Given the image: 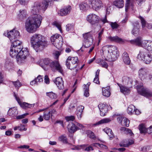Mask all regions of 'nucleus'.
I'll return each mask as SVG.
<instances>
[{
	"instance_id": "obj_1",
	"label": "nucleus",
	"mask_w": 152,
	"mask_h": 152,
	"mask_svg": "<svg viewBox=\"0 0 152 152\" xmlns=\"http://www.w3.org/2000/svg\"><path fill=\"white\" fill-rule=\"evenodd\" d=\"M47 5H44L42 2H35L31 9V15L27 19L25 28L30 33L35 32L40 26L42 20V17L38 13H44L46 10Z\"/></svg>"
},
{
	"instance_id": "obj_2",
	"label": "nucleus",
	"mask_w": 152,
	"mask_h": 152,
	"mask_svg": "<svg viewBox=\"0 0 152 152\" xmlns=\"http://www.w3.org/2000/svg\"><path fill=\"white\" fill-rule=\"evenodd\" d=\"M31 46L37 51L41 50L47 46V42L45 40L43 36L39 34H35L30 39Z\"/></svg>"
},
{
	"instance_id": "obj_3",
	"label": "nucleus",
	"mask_w": 152,
	"mask_h": 152,
	"mask_svg": "<svg viewBox=\"0 0 152 152\" xmlns=\"http://www.w3.org/2000/svg\"><path fill=\"white\" fill-rule=\"evenodd\" d=\"M101 51H102L104 57L107 58H105V60L109 61H115L118 56V50L115 46H104L102 48Z\"/></svg>"
},
{
	"instance_id": "obj_4",
	"label": "nucleus",
	"mask_w": 152,
	"mask_h": 152,
	"mask_svg": "<svg viewBox=\"0 0 152 152\" xmlns=\"http://www.w3.org/2000/svg\"><path fill=\"white\" fill-rule=\"evenodd\" d=\"M29 54L27 48H23L22 47L20 51L18 50L16 54L10 55L12 57H16L18 63L21 64L25 62L27 58L29 57Z\"/></svg>"
},
{
	"instance_id": "obj_5",
	"label": "nucleus",
	"mask_w": 152,
	"mask_h": 152,
	"mask_svg": "<svg viewBox=\"0 0 152 152\" xmlns=\"http://www.w3.org/2000/svg\"><path fill=\"white\" fill-rule=\"evenodd\" d=\"M45 65H48L53 71L56 70L62 74L63 70L58 61H53L49 58H45L41 61Z\"/></svg>"
},
{
	"instance_id": "obj_6",
	"label": "nucleus",
	"mask_w": 152,
	"mask_h": 152,
	"mask_svg": "<svg viewBox=\"0 0 152 152\" xmlns=\"http://www.w3.org/2000/svg\"><path fill=\"white\" fill-rule=\"evenodd\" d=\"M137 58L146 64H149L152 61V55L145 49L140 51Z\"/></svg>"
},
{
	"instance_id": "obj_7",
	"label": "nucleus",
	"mask_w": 152,
	"mask_h": 152,
	"mask_svg": "<svg viewBox=\"0 0 152 152\" xmlns=\"http://www.w3.org/2000/svg\"><path fill=\"white\" fill-rule=\"evenodd\" d=\"M12 43L11 47L10 48V54L11 55L13 54H16L18 52V50H19L21 49L22 46L21 45L22 42L16 39L13 42H11Z\"/></svg>"
},
{
	"instance_id": "obj_8",
	"label": "nucleus",
	"mask_w": 152,
	"mask_h": 152,
	"mask_svg": "<svg viewBox=\"0 0 152 152\" xmlns=\"http://www.w3.org/2000/svg\"><path fill=\"white\" fill-rule=\"evenodd\" d=\"M78 61L77 57H72L69 56L66 61V65L67 68L72 70L77 67Z\"/></svg>"
},
{
	"instance_id": "obj_9",
	"label": "nucleus",
	"mask_w": 152,
	"mask_h": 152,
	"mask_svg": "<svg viewBox=\"0 0 152 152\" xmlns=\"http://www.w3.org/2000/svg\"><path fill=\"white\" fill-rule=\"evenodd\" d=\"M4 34L8 38L11 42L14 41L15 39H18L20 37L19 31L14 29L9 31H7L4 33Z\"/></svg>"
},
{
	"instance_id": "obj_10",
	"label": "nucleus",
	"mask_w": 152,
	"mask_h": 152,
	"mask_svg": "<svg viewBox=\"0 0 152 152\" xmlns=\"http://www.w3.org/2000/svg\"><path fill=\"white\" fill-rule=\"evenodd\" d=\"M87 20L92 25L98 24L100 20V18L94 14H90L87 17Z\"/></svg>"
},
{
	"instance_id": "obj_11",
	"label": "nucleus",
	"mask_w": 152,
	"mask_h": 152,
	"mask_svg": "<svg viewBox=\"0 0 152 152\" xmlns=\"http://www.w3.org/2000/svg\"><path fill=\"white\" fill-rule=\"evenodd\" d=\"M137 89L138 93L143 96L147 97L152 96V92L144 88L142 86H137Z\"/></svg>"
},
{
	"instance_id": "obj_12",
	"label": "nucleus",
	"mask_w": 152,
	"mask_h": 152,
	"mask_svg": "<svg viewBox=\"0 0 152 152\" xmlns=\"http://www.w3.org/2000/svg\"><path fill=\"white\" fill-rule=\"evenodd\" d=\"M90 3L93 9L96 11L99 10L102 7V2L101 0H90Z\"/></svg>"
},
{
	"instance_id": "obj_13",
	"label": "nucleus",
	"mask_w": 152,
	"mask_h": 152,
	"mask_svg": "<svg viewBox=\"0 0 152 152\" xmlns=\"http://www.w3.org/2000/svg\"><path fill=\"white\" fill-rule=\"evenodd\" d=\"M14 96L16 100L22 108L23 109L30 108L34 106V104H30L25 102L22 103L19 98L17 97L15 94Z\"/></svg>"
},
{
	"instance_id": "obj_14",
	"label": "nucleus",
	"mask_w": 152,
	"mask_h": 152,
	"mask_svg": "<svg viewBox=\"0 0 152 152\" xmlns=\"http://www.w3.org/2000/svg\"><path fill=\"white\" fill-rule=\"evenodd\" d=\"M98 107L100 112V115L102 116H104L108 111V106L104 103L99 104L98 106Z\"/></svg>"
},
{
	"instance_id": "obj_15",
	"label": "nucleus",
	"mask_w": 152,
	"mask_h": 152,
	"mask_svg": "<svg viewBox=\"0 0 152 152\" xmlns=\"http://www.w3.org/2000/svg\"><path fill=\"white\" fill-rule=\"evenodd\" d=\"M139 76L142 80H144L148 77V72L145 68H142L139 71Z\"/></svg>"
},
{
	"instance_id": "obj_16",
	"label": "nucleus",
	"mask_w": 152,
	"mask_h": 152,
	"mask_svg": "<svg viewBox=\"0 0 152 152\" xmlns=\"http://www.w3.org/2000/svg\"><path fill=\"white\" fill-rule=\"evenodd\" d=\"M142 47L148 51H150L152 52V42L146 40L143 41Z\"/></svg>"
},
{
	"instance_id": "obj_17",
	"label": "nucleus",
	"mask_w": 152,
	"mask_h": 152,
	"mask_svg": "<svg viewBox=\"0 0 152 152\" xmlns=\"http://www.w3.org/2000/svg\"><path fill=\"white\" fill-rule=\"evenodd\" d=\"M54 81L59 89H63L64 88V81L61 77H57Z\"/></svg>"
},
{
	"instance_id": "obj_18",
	"label": "nucleus",
	"mask_w": 152,
	"mask_h": 152,
	"mask_svg": "<svg viewBox=\"0 0 152 152\" xmlns=\"http://www.w3.org/2000/svg\"><path fill=\"white\" fill-rule=\"evenodd\" d=\"M94 34L92 31L85 33L83 34V36L85 39L87 40L90 41V43H93V36Z\"/></svg>"
},
{
	"instance_id": "obj_19",
	"label": "nucleus",
	"mask_w": 152,
	"mask_h": 152,
	"mask_svg": "<svg viewBox=\"0 0 152 152\" xmlns=\"http://www.w3.org/2000/svg\"><path fill=\"white\" fill-rule=\"evenodd\" d=\"M71 10V7L68 6L64 8L61 9L58 12V14L61 16H65L69 14Z\"/></svg>"
},
{
	"instance_id": "obj_20",
	"label": "nucleus",
	"mask_w": 152,
	"mask_h": 152,
	"mask_svg": "<svg viewBox=\"0 0 152 152\" xmlns=\"http://www.w3.org/2000/svg\"><path fill=\"white\" fill-rule=\"evenodd\" d=\"M118 121L124 126L128 127L129 126V121L126 118L119 117L117 118Z\"/></svg>"
},
{
	"instance_id": "obj_21",
	"label": "nucleus",
	"mask_w": 152,
	"mask_h": 152,
	"mask_svg": "<svg viewBox=\"0 0 152 152\" xmlns=\"http://www.w3.org/2000/svg\"><path fill=\"white\" fill-rule=\"evenodd\" d=\"M67 128L69 132L70 133H74L77 130H78V128L76 126V124H75L73 123L70 122L67 126Z\"/></svg>"
},
{
	"instance_id": "obj_22",
	"label": "nucleus",
	"mask_w": 152,
	"mask_h": 152,
	"mask_svg": "<svg viewBox=\"0 0 152 152\" xmlns=\"http://www.w3.org/2000/svg\"><path fill=\"white\" fill-rule=\"evenodd\" d=\"M117 84L120 88L121 91L124 94H127L130 92L129 88L118 83H117Z\"/></svg>"
},
{
	"instance_id": "obj_23",
	"label": "nucleus",
	"mask_w": 152,
	"mask_h": 152,
	"mask_svg": "<svg viewBox=\"0 0 152 152\" xmlns=\"http://www.w3.org/2000/svg\"><path fill=\"white\" fill-rule=\"evenodd\" d=\"M139 18L141 20L142 27L143 29L146 26L148 29H152V24L148 23L146 24L145 20L140 16L139 17Z\"/></svg>"
},
{
	"instance_id": "obj_24",
	"label": "nucleus",
	"mask_w": 152,
	"mask_h": 152,
	"mask_svg": "<svg viewBox=\"0 0 152 152\" xmlns=\"http://www.w3.org/2000/svg\"><path fill=\"white\" fill-rule=\"evenodd\" d=\"M123 61L126 65H129L131 62L128 54L126 52H124L122 56Z\"/></svg>"
},
{
	"instance_id": "obj_25",
	"label": "nucleus",
	"mask_w": 152,
	"mask_h": 152,
	"mask_svg": "<svg viewBox=\"0 0 152 152\" xmlns=\"http://www.w3.org/2000/svg\"><path fill=\"white\" fill-rule=\"evenodd\" d=\"M110 86L102 88V94L104 96L106 97H109L110 96Z\"/></svg>"
},
{
	"instance_id": "obj_26",
	"label": "nucleus",
	"mask_w": 152,
	"mask_h": 152,
	"mask_svg": "<svg viewBox=\"0 0 152 152\" xmlns=\"http://www.w3.org/2000/svg\"><path fill=\"white\" fill-rule=\"evenodd\" d=\"M89 7V5L86 2L81 3L79 4V8L82 12H86Z\"/></svg>"
},
{
	"instance_id": "obj_27",
	"label": "nucleus",
	"mask_w": 152,
	"mask_h": 152,
	"mask_svg": "<svg viewBox=\"0 0 152 152\" xmlns=\"http://www.w3.org/2000/svg\"><path fill=\"white\" fill-rule=\"evenodd\" d=\"M142 39L141 37H137L135 39L132 40L130 42L131 43L136 45L139 46H141L142 47Z\"/></svg>"
},
{
	"instance_id": "obj_28",
	"label": "nucleus",
	"mask_w": 152,
	"mask_h": 152,
	"mask_svg": "<svg viewBox=\"0 0 152 152\" xmlns=\"http://www.w3.org/2000/svg\"><path fill=\"white\" fill-rule=\"evenodd\" d=\"M18 113V111L17 110L16 108L15 107L10 109L8 112V115L12 117L16 116Z\"/></svg>"
},
{
	"instance_id": "obj_29",
	"label": "nucleus",
	"mask_w": 152,
	"mask_h": 152,
	"mask_svg": "<svg viewBox=\"0 0 152 152\" xmlns=\"http://www.w3.org/2000/svg\"><path fill=\"white\" fill-rule=\"evenodd\" d=\"M84 107L83 106L80 105L78 106L76 110V113L77 117L79 119L81 118L82 112L84 109Z\"/></svg>"
},
{
	"instance_id": "obj_30",
	"label": "nucleus",
	"mask_w": 152,
	"mask_h": 152,
	"mask_svg": "<svg viewBox=\"0 0 152 152\" xmlns=\"http://www.w3.org/2000/svg\"><path fill=\"white\" fill-rule=\"evenodd\" d=\"M96 63L103 68L107 69L108 67L107 64L104 60L101 59H97L96 60Z\"/></svg>"
},
{
	"instance_id": "obj_31",
	"label": "nucleus",
	"mask_w": 152,
	"mask_h": 152,
	"mask_svg": "<svg viewBox=\"0 0 152 152\" xmlns=\"http://www.w3.org/2000/svg\"><path fill=\"white\" fill-rule=\"evenodd\" d=\"M59 39H62V37L60 35L58 34L53 35L50 38L52 43L55 42H58Z\"/></svg>"
},
{
	"instance_id": "obj_32",
	"label": "nucleus",
	"mask_w": 152,
	"mask_h": 152,
	"mask_svg": "<svg viewBox=\"0 0 152 152\" xmlns=\"http://www.w3.org/2000/svg\"><path fill=\"white\" fill-rule=\"evenodd\" d=\"M43 81L42 76L39 75L37 77L35 78L34 80L31 81L30 82V84L33 85L36 84H38V82L40 83Z\"/></svg>"
},
{
	"instance_id": "obj_33",
	"label": "nucleus",
	"mask_w": 152,
	"mask_h": 152,
	"mask_svg": "<svg viewBox=\"0 0 152 152\" xmlns=\"http://www.w3.org/2000/svg\"><path fill=\"white\" fill-rule=\"evenodd\" d=\"M113 4L117 7L120 8L123 7L124 6V1L122 0H117L114 1Z\"/></svg>"
},
{
	"instance_id": "obj_34",
	"label": "nucleus",
	"mask_w": 152,
	"mask_h": 152,
	"mask_svg": "<svg viewBox=\"0 0 152 152\" xmlns=\"http://www.w3.org/2000/svg\"><path fill=\"white\" fill-rule=\"evenodd\" d=\"M59 41L58 42H54L52 44L57 49H60L63 43V41L62 39H59Z\"/></svg>"
},
{
	"instance_id": "obj_35",
	"label": "nucleus",
	"mask_w": 152,
	"mask_h": 152,
	"mask_svg": "<svg viewBox=\"0 0 152 152\" xmlns=\"http://www.w3.org/2000/svg\"><path fill=\"white\" fill-rule=\"evenodd\" d=\"M18 17L20 19H22L26 18V12L25 10H20L18 14Z\"/></svg>"
},
{
	"instance_id": "obj_36",
	"label": "nucleus",
	"mask_w": 152,
	"mask_h": 152,
	"mask_svg": "<svg viewBox=\"0 0 152 152\" xmlns=\"http://www.w3.org/2000/svg\"><path fill=\"white\" fill-rule=\"evenodd\" d=\"M104 131L110 138H113L114 137V134L111 129L107 127L104 129Z\"/></svg>"
},
{
	"instance_id": "obj_37",
	"label": "nucleus",
	"mask_w": 152,
	"mask_h": 152,
	"mask_svg": "<svg viewBox=\"0 0 152 152\" xmlns=\"http://www.w3.org/2000/svg\"><path fill=\"white\" fill-rule=\"evenodd\" d=\"M121 130L124 132L125 134H129L130 136L134 135L131 130L125 127H122L121 128Z\"/></svg>"
},
{
	"instance_id": "obj_38",
	"label": "nucleus",
	"mask_w": 152,
	"mask_h": 152,
	"mask_svg": "<svg viewBox=\"0 0 152 152\" xmlns=\"http://www.w3.org/2000/svg\"><path fill=\"white\" fill-rule=\"evenodd\" d=\"M111 41L120 43L123 42V40L117 36L115 37H110L109 38Z\"/></svg>"
},
{
	"instance_id": "obj_39",
	"label": "nucleus",
	"mask_w": 152,
	"mask_h": 152,
	"mask_svg": "<svg viewBox=\"0 0 152 152\" xmlns=\"http://www.w3.org/2000/svg\"><path fill=\"white\" fill-rule=\"evenodd\" d=\"M111 121V120L109 118H105L100 120L97 123L94 124V125L95 126L97 125L107 123L110 122Z\"/></svg>"
},
{
	"instance_id": "obj_40",
	"label": "nucleus",
	"mask_w": 152,
	"mask_h": 152,
	"mask_svg": "<svg viewBox=\"0 0 152 152\" xmlns=\"http://www.w3.org/2000/svg\"><path fill=\"white\" fill-rule=\"evenodd\" d=\"M46 94L47 96L52 99H56L57 97V95L52 91L47 92Z\"/></svg>"
},
{
	"instance_id": "obj_41",
	"label": "nucleus",
	"mask_w": 152,
	"mask_h": 152,
	"mask_svg": "<svg viewBox=\"0 0 152 152\" xmlns=\"http://www.w3.org/2000/svg\"><path fill=\"white\" fill-rule=\"evenodd\" d=\"M135 110V106L131 104L129 106L128 108L127 111L128 113L130 115L134 113Z\"/></svg>"
},
{
	"instance_id": "obj_42",
	"label": "nucleus",
	"mask_w": 152,
	"mask_h": 152,
	"mask_svg": "<svg viewBox=\"0 0 152 152\" xmlns=\"http://www.w3.org/2000/svg\"><path fill=\"white\" fill-rule=\"evenodd\" d=\"M134 0H126L125 4V11L127 12L129 8V5H132L133 4Z\"/></svg>"
},
{
	"instance_id": "obj_43",
	"label": "nucleus",
	"mask_w": 152,
	"mask_h": 152,
	"mask_svg": "<svg viewBox=\"0 0 152 152\" xmlns=\"http://www.w3.org/2000/svg\"><path fill=\"white\" fill-rule=\"evenodd\" d=\"M100 70L98 69L96 72L95 77L94 79L93 82H94L97 84L99 83V75Z\"/></svg>"
},
{
	"instance_id": "obj_44",
	"label": "nucleus",
	"mask_w": 152,
	"mask_h": 152,
	"mask_svg": "<svg viewBox=\"0 0 152 152\" xmlns=\"http://www.w3.org/2000/svg\"><path fill=\"white\" fill-rule=\"evenodd\" d=\"M139 129L141 133H147V129L145 128L144 124L140 125L139 126Z\"/></svg>"
},
{
	"instance_id": "obj_45",
	"label": "nucleus",
	"mask_w": 152,
	"mask_h": 152,
	"mask_svg": "<svg viewBox=\"0 0 152 152\" xmlns=\"http://www.w3.org/2000/svg\"><path fill=\"white\" fill-rule=\"evenodd\" d=\"M50 111H45L44 112L43 117L45 120H49L50 118Z\"/></svg>"
},
{
	"instance_id": "obj_46",
	"label": "nucleus",
	"mask_w": 152,
	"mask_h": 152,
	"mask_svg": "<svg viewBox=\"0 0 152 152\" xmlns=\"http://www.w3.org/2000/svg\"><path fill=\"white\" fill-rule=\"evenodd\" d=\"M58 140L59 141H62L64 143H67V139L66 136L64 135H62L59 137Z\"/></svg>"
},
{
	"instance_id": "obj_47",
	"label": "nucleus",
	"mask_w": 152,
	"mask_h": 152,
	"mask_svg": "<svg viewBox=\"0 0 152 152\" xmlns=\"http://www.w3.org/2000/svg\"><path fill=\"white\" fill-rule=\"evenodd\" d=\"M139 32V27L138 26H136L134 27L132 30V33L134 35L137 34Z\"/></svg>"
},
{
	"instance_id": "obj_48",
	"label": "nucleus",
	"mask_w": 152,
	"mask_h": 152,
	"mask_svg": "<svg viewBox=\"0 0 152 152\" xmlns=\"http://www.w3.org/2000/svg\"><path fill=\"white\" fill-rule=\"evenodd\" d=\"M12 82L15 87L18 89L21 85V83L19 80H17L15 81H13Z\"/></svg>"
},
{
	"instance_id": "obj_49",
	"label": "nucleus",
	"mask_w": 152,
	"mask_h": 152,
	"mask_svg": "<svg viewBox=\"0 0 152 152\" xmlns=\"http://www.w3.org/2000/svg\"><path fill=\"white\" fill-rule=\"evenodd\" d=\"M104 31V30L103 29H102L100 32H99L98 34V44H99L100 42L102 39V35L103 34Z\"/></svg>"
},
{
	"instance_id": "obj_50",
	"label": "nucleus",
	"mask_w": 152,
	"mask_h": 152,
	"mask_svg": "<svg viewBox=\"0 0 152 152\" xmlns=\"http://www.w3.org/2000/svg\"><path fill=\"white\" fill-rule=\"evenodd\" d=\"M88 135L89 137L91 139L95 140L96 138L94 133L91 131H89L88 132Z\"/></svg>"
},
{
	"instance_id": "obj_51",
	"label": "nucleus",
	"mask_w": 152,
	"mask_h": 152,
	"mask_svg": "<svg viewBox=\"0 0 152 152\" xmlns=\"http://www.w3.org/2000/svg\"><path fill=\"white\" fill-rule=\"evenodd\" d=\"M96 145H98L100 148L103 149H106L107 148V146L102 144H100L99 143H94L92 145L93 146H96Z\"/></svg>"
},
{
	"instance_id": "obj_52",
	"label": "nucleus",
	"mask_w": 152,
	"mask_h": 152,
	"mask_svg": "<svg viewBox=\"0 0 152 152\" xmlns=\"http://www.w3.org/2000/svg\"><path fill=\"white\" fill-rule=\"evenodd\" d=\"M65 119L67 121H73L75 119V117L74 116L71 115L66 117Z\"/></svg>"
},
{
	"instance_id": "obj_53",
	"label": "nucleus",
	"mask_w": 152,
	"mask_h": 152,
	"mask_svg": "<svg viewBox=\"0 0 152 152\" xmlns=\"http://www.w3.org/2000/svg\"><path fill=\"white\" fill-rule=\"evenodd\" d=\"M110 25L113 29H117L119 26V25L116 22H111Z\"/></svg>"
},
{
	"instance_id": "obj_54",
	"label": "nucleus",
	"mask_w": 152,
	"mask_h": 152,
	"mask_svg": "<svg viewBox=\"0 0 152 152\" xmlns=\"http://www.w3.org/2000/svg\"><path fill=\"white\" fill-rule=\"evenodd\" d=\"M53 25L57 27L58 29L62 33V30L61 28L60 25L57 22H54L53 23Z\"/></svg>"
},
{
	"instance_id": "obj_55",
	"label": "nucleus",
	"mask_w": 152,
	"mask_h": 152,
	"mask_svg": "<svg viewBox=\"0 0 152 152\" xmlns=\"http://www.w3.org/2000/svg\"><path fill=\"white\" fill-rule=\"evenodd\" d=\"M73 28V26L71 24H68L66 26V29L67 31L72 30Z\"/></svg>"
},
{
	"instance_id": "obj_56",
	"label": "nucleus",
	"mask_w": 152,
	"mask_h": 152,
	"mask_svg": "<svg viewBox=\"0 0 152 152\" xmlns=\"http://www.w3.org/2000/svg\"><path fill=\"white\" fill-rule=\"evenodd\" d=\"M92 44V43H90V41L85 39L84 47L86 48H88Z\"/></svg>"
},
{
	"instance_id": "obj_57",
	"label": "nucleus",
	"mask_w": 152,
	"mask_h": 152,
	"mask_svg": "<svg viewBox=\"0 0 152 152\" xmlns=\"http://www.w3.org/2000/svg\"><path fill=\"white\" fill-rule=\"evenodd\" d=\"M84 95L86 97H88L89 96V93L88 92V88L87 87V88H84Z\"/></svg>"
},
{
	"instance_id": "obj_58",
	"label": "nucleus",
	"mask_w": 152,
	"mask_h": 152,
	"mask_svg": "<svg viewBox=\"0 0 152 152\" xmlns=\"http://www.w3.org/2000/svg\"><path fill=\"white\" fill-rule=\"evenodd\" d=\"M28 115V113H26L23 115L17 116L16 118L17 119H20L25 118V116Z\"/></svg>"
},
{
	"instance_id": "obj_59",
	"label": "nucleus",
	"mask_w": 152,
	"mask_h": 152,
	"mask_svg": "<svg viewBox=\"0 0 152 152\" xmlns=\"http://www.w3.org/2000/svg\"><path fill=\"white\" fill-rule=\"evenodd\" d=\"M52 0H43V1L42 2L43 4L45 5H47L46 8L48 7L49 3L52 1Z\"/></svg>"
},
{
	"instance_id": "obj_60",
	"label": "nucleus",
	"mask_w": 152,
	"mask_h": 152,
	"mask_svg": "<svg viewBox=\"0 0 152 152\" xmlns=\"http://www.w3.org/2000/svg\"><path fill=\"white\" fill-rule=\"evenodd\" d=\"M119 145L120 147H128V145H127V143H126L124 141H122L121 142L119 143Z\"/></svg>"
},
{
	"instance_id": "obj_61",
	"label": "nucleus",
	"mask_w": 152,
	"mask_h": 152,
	"mask_svg": "<svg viewBox=\"0 0 152 152\" xmlns=\"http://www.w3.org/2000/svg\"><path fill=\"white\" fill-rule=\"evenodd\" d=\"M76 126H77V128L78 129V130L83 129L84 127L83 125L78 123H76Z\"/></svg>"
},
{
	"instance_id": "obj_62",
	"label": "nucleus",
	"mask_w": 152,
	"mask_h": 152,
	"mask_svg": "<svg viewBox=\"0 0 152 152\" xmlns=\"http://www.w3.org/2000/svg\"><path fill=\"white\" fill-rule=\"evenodd\" d=\"M19 1L22 4H26L29 1V0H19Z\"/></svg>"
},
{
	"instance_id": "obj_63",
	"label": "nucleus",
	"mask_w": 152,
	"mask_h": 152,
	"mask_svg": "<svg viewBox=\"0 0 152 152\" xmlns=\"http://www.w3.org/2000/svg\"><path fill=\"white\" fill-rule=\"evenodd\" d=\"M44 81L46 84H49L50 83L49 80L47 75H45V76Z\"/></svg>"
},
{
	"instance_id": "obj_64",
	"label": "nucleus",
	"mask_w": 152,
	"mask_h": 152,
	"mask_svg": "<svg viewBox=\"0 0 152 152\" xmlns=\"http://www.w3.org/2000/svg\"><path fill=\"white\" fill-rule=\"evenodd\" d=\"M147 133L150 134L152 135V126H150L149 128H147Z\"/></svg>"
}]
</instances>
